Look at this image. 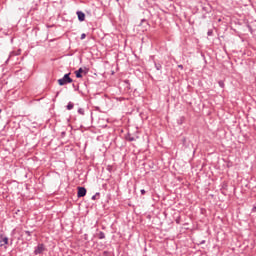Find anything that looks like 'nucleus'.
Here are the masks:
<instances>
[{
	"instance_id": "obj_1",
	"label": "nucleus",
	"mask_w": 256,
	"mask_h": 256,
	"mask_svg": "<svg viewBox=\"0 0 256 256\" xmlns=\"http://www.w3.org/2000/svg\"><path fill=\"white\" fill-rule=\"evenodd\" d=\"M69 75H71V73L65 74L63 76V78L58 80V85H67V83H73V79H71V77H69Z\"/></svg>"
},
{
	"instance_id": "obj_2",
	"label": "nucleus",
	"mask_w": 256,
	"mask_h": 256,
	"mask_svg": "<svg viewBox=\"0 0 256 256\" xmlns=\"http://www.w3.org/2000/svg\"><path fill=\"white\" fill-rule=\"evenodd\" d=\"M9 244V238L4 236L3 234L0 235V247H5V245Z\"/></svg>"
},
{
	"instance_id": "obj_3",
	"label": "nucleus",
	"mask_w": 256,
	"mask_h": 256,
	"mask_svg": "<svg viewBox=\"0 0 256 256\" xmlns=\"http://www.w3.org/2000/svg\"><path fill=\"white\" fill-rule=\"evenodd\" d=\"M43 251H45V245L39 244V245L35 248L34 253H35L36 255H41V253H43Z\"/></svg>"
},
{
	"instance_id": "obj_4",
	"label": "nucleus",
	"mask_w": 256,
	"mask_h": 256,
	"mask_svg": "<svg viewBox=\"0 0 256 256\" xmlns=\"http://www.w3.org/2000/svg\"><path fill=\"white\" fill-rule=\"evenodd\" d=\"M87 195V189L85 187H78L77 197H85Z\"/></svg>"
},
{
	"instance_id": "obj_5",
	"label": "nucleus",
	"mask_w": 256,
	"mask_h": 256,
	"mask_svg": "<svg viewBox=\"0 0 256 256\" xmlns=\"http://www.w3.org/2000/svg\"><path fill=\"white\" fill-rule=\"evenodd\" d=\"M137 139H139V137L133 136V135H131V133H128V134L126 135V141L132 142V141H137Z\"/></svg>"
},
{
	"instance_id": "obj_6",
	"label": "nucleus",
	"mask_w": 256,
	"mask_h": 256,
	"mask_svg": "<svg viewBox=\"0 0 256 256\" xmlns=\"http://www.w3.org/2000/svg\"><path fill=\"white\" fill-rule=\"evenodd\" d=\"M82 73H85V70H83V68H79L78 70L75 71V75L77 79H81V77H83Z\"/></svg>"
},
{
	"instance_id": "obj_7",
	"label": "nucleus",
	"mask_w": 256,
	"mask_h": 256,
	"mask_svg": "<svg viewBox=\"0 0 256 256\" xmlns=\"http://www.w3.org/2000/svg\"><path fill=\"white\" fill-rule=\"evenodd\" d=\"M76 15L79 21H85V13H83L82 11H77Z\"/></svg>"
},
{
	"instance_id": "obj_8",
	"label": "nucleus",
	"mask_w": 256,
	"mask_h": 256,
	"mask_svg": "<svg viewBox=\"0 0 256 256\" xmlns=\"http://www.w3.org/2000/svg\"><path fill=\"white\" fill-rule=\"evenodd\" d=\"M73 107H74V104L72 102H69L67 105L68 111H71V109H73Z\"/></svg>"
},
{
	"instance_id": "obj_9",
	"label": "nucleus",
	"mask_w": 256,
	"mask_h": 256,
	"mask_svg": "<svg viewBox=\"0 0 256 256\" xmlns=\"http://www.w3.org/2000/svg\"><path fill=\"white\" fill-rule=\"evenodd\" d=\"M98 238L99 239H105V233L104 232H99Z\"/></svg>"
},
{
	"instance_id": "obj_10",
	"label": "nucleus",
	"mask_w": 256,
	"mask_h": 256,
	"mask_svg": "<svg viewBox=\"0 0 256 256\" xmlns=\"http://www.w3.org/2000/svg\"><path fill=\"white\" fill-rule=\"evenodd\" d=\"M79 115H85V110L83 108L78 109Z\"/></svg>"
},
{
	"instance_id": "obj_11",
	"label": "nucleus",
	"mask_w": 256,
	"mask_h": 256,
	"mask_svg": "<svg viewBox=\"0 0 256 256\" xmlns=\"http://www.w3.org/2000/svg\"><path fill=\"white\" fill-rule=\"evenodd\" d=\"M99 193H96L95 195L92 196V201H96V199H99Z\"/></svg>"
},
{
	"instance_id": "obj_12",
	"label": "nucleus",
	"mask_w": 256,
	"mask_h": 256,
	"mask_svg": "<svg viewBox=\"0 0 256 256\" xmlns=\"http://www.w3.org/2000/svg\"><path fill=\"white\" fill-rule=\"evenodd\" d=\"M218 85H219V87H221L223 89L225 87V82L219 81Z\"/></svg>"
},
{
	"instance_id": "obj_13",
	"label": "nucleus",
	"mask_w": 256,
	"mask_h": 256,
	"mask_svg": "<svg viewBox=\"0 0 256 256\" xmlns=\"http://www.w3.org/2000/svg\"><path fill=\"white\" fill-rule=\"evenodd\" d=\"M155 68L157 69V71H161L162 66L161 64H155Z\"/></svg>"
},
{
	"instance_id": "obj_14",
	"label": "nucleus",
	"mask_w": 256,
	"mask_h": 256,
	"mask_svg": "<svg viewBox=\"0 0 256 256\" xmlns=\"http://www.w3.org/2000/svg\"><path fill=\"white\" fill-rule=\"evenodd\" d=\"M87 37V35L85 34V33H83V34H81V37H80V39H85Z\"/></svg>"
},
{
	"instance_id": "obj_15",
	"label": "nucleus",
	"mask_w": 256,
	"mask_h": 256,
	"mask_svg": "<svg viewBox=\"0 0 256 256\" xmlns=\"http://www.w3.org/2000/svg\"><path fill=\"white\" fill-rule=\"evenodd\" d=\"M140 193H141V195H145V189H142V190L140 191Z\"/></svg>"
},
{
	"instance_id": "obj_16",
	"label": "nucleus",
	"mask_w": 256,
	"mask_h": 256,
	"mask_svg": "<svg viewBox=\"0 0 256 256\" xmlns=\"http://www.w3.org/2000/svg\"><path fill=\"white\" fill-rule=\"evenodd\" d=\"M26 235H29V236H31V232H29V231H26Z\"/></svg>"
},
{
	"instance_id": "obj_17",
	"label": "nucleus",
	"mask_w": 256,
	"mask_h": 256,
	"mask_svg": "<svg viewBox=\"0 0 256 256\" xmlns=\"http://www.w3.org/2000/svg\"><path fill=\"white\" fill-rule=\"evenodd\" d=\"M179 69H183V65H178Z\"/></svg>"
},
{
	"instance_id": "obj_18",
	"label": "nucleus",
	"mask_w": 256,
	"mask_h": 256,
	"mask_svg": "<svg viewBox=\"0 0 256 256\" xmlns=\"http://www.w3.org/2000/svg\"><path fill=\"white\" fill-rule=\"evenodd\" d=\"M208 35H211V32H208Z\"/></svg>"
},
{
	"instance_id": "obj_19",
	"label": "nucleus",
	"mask_w": 256,
	"mask_h": 256,
	"mask_svg": "<svg viewBox=\"0 0 256 256\" xmlns=\"http://www.w3.org/2000/svg\"><path fill=\"white\" fill-rule=\"evenodd\" d=\"M20 52H18L16 55H19Z\"/></svg>"
}]
</instances>
